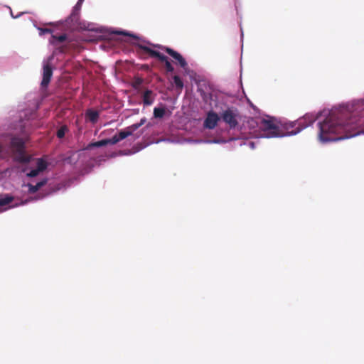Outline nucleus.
Wrapping results in <instances>:
<instances>
[{"instance_id": "obj_1", "label": "nucleus", "mask_w": 364, "mask_h": 364, "mask_svg": "<svg viewBox=\"0 0 364 364\" xmlns=\"http://www.w3.org/2000/svg\"><path fill=\"white\" fill-rule=\"evenodd\" d=\"M364 134V100L333 108L318 122V139L329 142Z\"/></svg>"}, {"instance_id": "obj_2", "label": "nucleus", "mask_w": 364, "mask_h": 364, "mask_svg": "<svg viewBox=\"0 0 364 364\" xmlns=\"http://www.w3.org/2000/svg\"><path fill=\"white\" fill-rule=\"evenodd\" d=\"M11 146L14 160L19 163V165L16 167L18 171L26 173L27 177L33 178L38 176L41 171L46 170L44 156L38 159L26 154L25 142L22 139L18 137L12 138Z\"/></svg>"}, {"instance_id": "obj_3", "label": "nucleus", "mask_w": 364, "mask_h": 364, "mask_svg": "<svg viewBox=\"0 0 364 364\" xmlns=\"http://www.w3.org/2000/svg\"><path fill=\"white\" fill-rule=\"evenodd\" d=\"M136 52L141 58L146 59L147 57L146 55L148 54L150 57L156 58L159 61L164 63L167 72L171 73L173 71L174 68L166 55L143 44L138 43L136 45Z\"/></svg>"}, {"instance_id": "obj_4", "label": "nucleus", "mask_w": 364, "mask_h": 364, "mask_svg": "<svg viewBox=\"0 0 364 364\" xmlns=\"http://www.w3.org/2000/svg\"><path fill=\"white\" fill-rule=\"evenodd\" d=\"M259 129L263 132L262 136L267 138L281 137L284 133L273 119H262L259 124Z\"/></svg>"}, {"instance_id": "obj_5", "label": "nucleus", "mask_w": 364, "mask_h": 364, "mask_svg": "<svg viewBox=\"0 0 364 364\" xmlns=\"http://www.w3.org/2000/svg\"><path fill=\"white\" fill-rule=\"evenodd\" d=\"M220 117L230 129H235L238 125L240 113L235 107H228L220 114Z\"/></svg>"}, {"instance_id": "obj_6", "label": "nucleus", "mask_w": 364, "mask_h": 364, "mask_svg": "<svg viewBox=\"0 0 364 364\" xmlns=\"http://www.w3.org/2000/svg\"><path fill=\"white\" fill-rule=\"evenodd\" d=\"M154 48H158L164 50L166 53L170 55L173 58L178 61L180 66L183 68H186L187 67V63L186 60L183 58V56L176 50L170 48L168 47H166L159 44H151Z\"/></svg>"}, {"instance_id": "obj_7", "label": "nucleus", "mask_w": 364, "mask_h": 364, "mask_svg": "<svg viewBox=\"0 0 364 364\" xmlns=\"http://www.w3.org/2000/svg\"><path fill=\"white\" fill-rule=\"evenodd\" d=\"M146 119L145 117L141 119L139 123H135L132 124L131 126L127 127L125 129L121 130L118 134V137L120 140H122L132 134V133L138 129L140 127H141L145 122Z\"/></svg>"}, {"instance_id": "obj_8", "label": "nucleus", "mask_w": 364, "mask_h": 364, "mask_svg": "<svg viewBox=\"0 0 364 364\" xmlns=\"http://www.w3.org/2000/svg\"><path fill=\"white\" fill-rule=\"evenodd\" d=\"M301 126H299V119L294 122H290L282 125L281 129L284 133V136L294 135L301 132Z\"/></svg>"}, {"instance_id": "obj_9", "label": "nucleus", "mask_w": 364, "mask_h": 364, "mask_svg": "<svg viewBox=\"0 0 364 364\" xmlns=\"http://www.w3.org/2000/svg\"><path fill=\"white\" fill-rule=\"evenodd\" d=\"M220 117L218 114L213 111H210L208 112L207 117L204 121V127L209 129H213L217 126Z\"/></svg>"}, {"instance_id": "obj_10", "label": "nucleus", "mask_w": 364, "mask_h": 364, "mask_svg": "<svg viewBox=\"0 0 364 364\" xmlns=\"http://www.w3.org/2000/svg\"><path fill=\"white\" fill-rule=\"evenodd\" d=\"M318 114L313 113L306 114L302 118L299 119V126H301V131L311 125L317 119Z\"/></svg>"}, {"instance_id": "obj_11", "label": "nucleus", "mask_w": 364, "mask_h": 364, "mask_svg": "<svg viewBox=\"0 0 364 364\" xmlns=\"http://www.w3.org/2000/svg\"><path fill=\"white\" fill-rule=\"evenodd\" d=\"M85 116L90 122L95 124L97 122L100 114L97 111L89 109L86 111Z\"/></svg>"}, {"instance_id": "obj_12", "label": "nucleus", "mask_w": 364, "mask_h": 364, "mask_svg": "<svg viewBox=\"0 0 364 364\" xmlns=\"http://www.w3.org/2000/svg\"><path fill=\"white\" fill-rule=\"evenodd\" d=\"M45 184H46V179L42 180L41 181L37 183L34 186L31 183H27L26 186L28 187V193L30 194H33L36 192H37Z\"/></svg>"}, {"instance_id": "obj_13", "label": "nucleus", "mask_w": 364, "mask_h": 364, "mask_svg": "<svg viewBox=\"0 0 364 364\" xmlns=\"http://www.w3.org/2000/svg\"><path fill=\"white\" fill-rule=\"evenodd\" d=\"M109 144L107 139H102L98 141L90 143L85 148L86 150H90L95 147H101Z\"/></svg>"}, {"instance_id": "obj_14", "label": "nucleus", "mask_w": 364, "mask_h": 364, "mask_svg": "<svg viewBox=\"0 0 364 364\" xmlns=\"http://www.w3.org/2000/svg\"><path fill=\"white\" fill-rule=\"evenodd\" d=\"M152 91L147 90L143 94V103L144 105H151L154 100L151 98Z\"/></svg>"}, {"instance_id": "obj_15", "label": "nucleus", "mask_w": 364, "mask_h": 364, "mask_svg": "<svg viewBox=\"0 0 364 364\" xmlns=\"http://www.w3.org/2000/svg\"><path fill=\"white\" fill-rule=\"evenodd\" d=\"M78 158V154H77L76 153H73L70 156L65 157L63 159V163L65 164L74 165L77 163Z\"/></svg>"}, {"instance_id": "obj_16", "label": "nucleus", "mask_w": 364, "mask_h": 364, "mask_svg": "<svg viewBox=\"0 0 364 364\" xmlns=\"http://www.w3.org/2000/svg\"><path fill=\"white\" fill-rule=\"evenodd\" d=\"M14 200V197L6 194L4 196H0V207H3L11 203Z\"/></svg>"}, {"instance_id": "obj_17", "label": "nucleus", "mask_w": 364, "mask_h": 364, "mask_svg": "<svg viewBox=\"0 0 364 364\" xmlns=\"http://www.w3.org/2000/svg\"><path fill=\"white\" fill-rule=\"evenodd\" d=\"M166 113V109L164 107H155L154 109V117L155 118H162Z\"/></svg>"}, {"instance_id": "obj_18", "label": "nucleus", "mask_w": 364, "mask_h": 364, "mask_svg": "<svg viewBox=\"0 0 364 364\" xmlns=\"http://www.w3.org/2000/svg\"><path fill=\"white\" fill-rule=\"evenodd\" d=\"M173 83H174L176 89L181 91L183 87V82L182 80L181 79V77L178 75H174L173 77Z\"/></svg>"}, {"instance_id": "obj_19", "label": "nucleus", "mask_w": 364, "mask_h": 364, "mask_svg": "<svg viewBox=\"0 0 364 364\" xmlns=\"http://www.w3.org/2000/svg\"><path fill=\"white\" fill-rule=\"evenodd\" d=\"M68 131V128L66 125L61 126L56 132V136L59 139H62L65 136V133Z\"/></svg>"}, {"instance_id": "obj_20", "label": "nucleus", "mask_w": 364, "mask_h": 364, "mask_svg": "<svg viewBox=\"0 0 364 364\" xmlns=\"http://www.w3.org/2000/svg\"><path fill=\"white\" fill-rule=\"evenodd\" d=\"M51 38L52 39L50 40V42L52 43H54L55 41H57L59 43H63L66 40L67 36L65 34H62L58 36L53 35Z\"/></svg>"}, {"instance_id": "obj_21", "label": "nucleus", "mask_w": 364, "mask_h": 364, "mask_svg": "<svg viewBox=\"0 0 364 364\" xmlns=\"http://www.w3.org/2000/svg\"><path fill=\"white\" fill-rule=\"evenodd\" d=\"M42 80H41V87L43 88L46 87V60L43 61L42 64Z\"/></svg>"}, {"instance_id": "obj_22", "label": "nucleus", "mask_w": 364, "mask_h": 364, "mask_svg": "<svg viewBox=\"0 0 364 364\" xmlns=\"http://www.w3.org/2000/svg\"><path fill=\"white\" fill-rule=\"evenodd\" d=\"M107 140L109 141V144H112V145L116 144L117 143H118L119 141H121L119 139V138L118 137V134H115L111 139H107Z\"/></svg>"}, {"instance_id": "obj_23", "label": "nucleus", "mask_w": 364, "mask_h": 364, "mask_svg": "<svg viewBox=\"0 0 364 364\" xmlns=\"http://www.w3.org/2000/svg\"><path fill=\"white\" fill-rule=\"evenodd\" d=\"M52 68L47 64V85L49 83L50 77L52 76Z\"/></svg>"}, {"instance_id": "obj_24", "label": "nucleus", "mask_w": 364, "mask_h": 364, "mask_svg": "<svg viewBox=\"0 0 364 364\" xmlns=\"http://www.w3.org/2000/svg\"><path fill=\"white\" fill-rule=\"evenodd\" d=\"M80 1H78L73 10L72 15L74 16L77 14L78 11L80 9Z\"/></svg>"}, {"instance_id": "obj_25", "label": "nucleus", "mask_w": 364, "mask_h": 364, "mask_svg": "<svg viewBox=\"0 0 364 364\" xmlns=\"http://www.w3.org/2000/svg\"><path fill=\"white\" fill-rule=\"evenodd\" d=\"M39 30V35L43 36L44 33H46V28H38Z\"/></svg>"}, {"instance_id": "obj_26", "label": "nucleus", "mask_w": 364, "mask_h": 364, "mask_svg": "<svg viewBox=\"0 0 364 364\" xmlns=\"http://www.w3.org/2000/svg\"><path fill=\"white\" fill-rule=\"evenodd\" d=\"M60 188H61V186H60V185L58 183V184L57 185V187H56L55 189H54V188H51V187H50V188H49V191H50V192H53V191H56V190H59V189H60Z\"/></svg>"}, {"instance_id": "obj_27", "label": "nucleus", "mask_w": 364, "mask_h": 364, "mask_svg": "<svg viewBox=\"0 0 364 364\" xmlns=\"http://www.w3.org/2000/svg\"><path fill=\"white\" fill-rule=\"evenodd\" d=\"M119 33H122V34H123V35H124V36H131V37H132V38H137L136 36H134V35H133V34H128V33H125V32H124V31H122V32H119Z\"/></svg>"}, {"instance_id": "obj_28", "label": "nucleus", "mask_w": 364, "mask_h": 364, "mask_svg": "<svg viewBox=\"0 0 364 364\" xmlns=\"http://www.w3.org/2000/svg\"><path fill=\"white\" fill-rule=\"evenodd\" d=\"M142 82V80L141 79H138L136 81V83L137 85H140L141 83Z\"/></svg>"}, {"instance_id": "obj_29", "label": "nucleus", "mask_w": 364, "mask_h": 364, "mask_svg": "<svg viewBox=\"0 0 364 364\" xmlns=\"http://www.w3.org/2000/svg\"><path fill=\"white\" fill-rule=\"evenodd\" d=\"M46 31H47V33H50V31L48 28L46 29Z\"/></svg>"}, {"instance_id": "obj_30", "label": "nucleus", "mask_w": 364, "mask_h": 364, "mask_svg": "<svg viewBox=\"0 0 364 364\" xmlns=\"http://www.w3.org/2000/svg\"><path fill=\"white\" fill-rule=\"evenodd\" d=\"M46 164H47V167L48 166V161H47L46 162Z\"/></svg>"}]
</instances>
